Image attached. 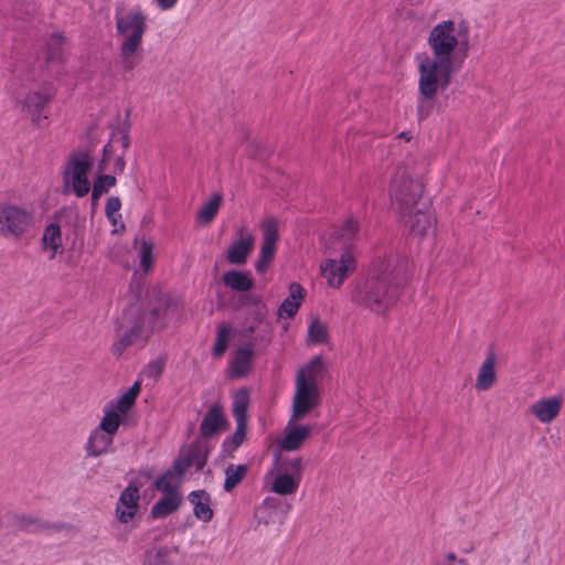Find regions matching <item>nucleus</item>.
Returning a JSON list of instances; mask_svg holds the SVG:
<instances>
[{
    "mask_svg": "<svg viewBox=\"0 0 565 565\" xmlns=\"http://www.w3.org/2000/svg\"><path fill=\"white\" fill-rule=\"evenodd\" d=\"M141 391V384L139 381H136L132 386L125 393L127 396H129L132 401L136 402L137 396L139 395Z\"/></svg>",
    "mask_w": 565,
    "mask_h": 565,
    "instance_id": "obj_51",
    "label": "nucleus"
},
{
    "mask_svg": "<svg viewBox=\"0 0 565 565\" xmlns=\"http://www.w3.org/2000/svg\"><path fill=\"white\" fill-rule=\"evenodd\" d=\"M52 40L55 41V44L57 46H61L62 43L64 42V36L61 33H54L52 35Z\"/></svg>",
    "mask_w": 565,
    "mask_h": 565,
    "instance_id": "obj_59",
    "label": "nucleus"
},
{
    "mask_svg": "<svg viewBox=\"0 0 565 565\" xmlns=\"http://www.w3.org/2000/svg\"><path fill=\"white\" fill-rule=\"evenodd\" d=\"M468 30H469V26H468L467 22L461 21V22L459 23V32H458V33H459V35H461V34L467 35Z\"/></svg>",
    "mask_w": 565,
    "mask_h": 565,
    "instance_id": "obj_60",
    "label": "nucleus"
},
{
    "mask_svg": "<svg viewBox=\"0 0 565 565\" xmlns=\"http://www.w3.org/2000/svg\"><path fill=\"white\" fill-rule=\"evenodd\" d=\"M458 45H459L460 51H462V52H463V56H466V55H467V52H468V49H469V41H468V38L465 35V38H463V39L459 40Z\"/></svg>",
    "mask_w": 565,
    "mask_h": 565,
    "instance_id": "obj_55",
    "label": "nucleus"
},
{
    "mask_svg": "<svg viewBox=\"0 0 565 565\" xmlns=\"http://www.w3.org/2000/svg\"><path fill=\"white\" fill-rule=\"evenodd\" d=\"M33 214L18 205L0 203V235L20 238L32 225Z\"/></svg>",
    "mask_w": 565,
    "mask_h": 565,
    "instance_id": "obj_8",
    "label": "nucleus"
},
{
    "mask_svg": "<svg viewBox=\"0 0 565 565\" xmlns=\"http://www.w3.org/2000/svg\"><path fill=\"white\" fill-rule=\"evenodd\" d=\"M157 328L154 323L147 330L143 326V318L136 305L124 310L122 317L117 322L118 341L113 344L111 351L120 356L122 352L139 339L147 340L150 333Z\"/></svg>",
    "mask_w": 565,
    "mask_h": 565,
    "instance_id": "obj_4",
    "label": "nucleus"
},
{
    "mask_svg": "<svg viewBox=\"0 0 565 565\" xmlns=\"http://www.w3.org/2000/svg\"><path fill=\"white\" fill-rule=\"evenodd\" d=\"M247 425L246 424H237L235 431L232 436L227 437L223 441V450L228 454L230 457H233V452L236 451L241 445L243 444L246 437Z\"/></svg>",
    "mask_w": 565,
    "mask_h": 565,
    "instance_id": "obj_33",
    "label": "nucleus"
},
{
    "mask_svg": "<svg viewBox=\"0 0 565 565\" xmlns=\"http://www.w3.org/2000/svg\"><path fill=\"white\" fill-rule=\"evenodd\" d=\"M119 135H120V142H121L122 153L125 154V152L128 150V148L130 146V137H129V134H127L126 130L124 131V134H119Z\"/></svg>",
    "mask_w": 565,
    "mask_h": 565,
    "instance_id": "obj_54",
    "label": "nucleus"
},
{
    "mask_svg": "<svg viewBox=\"0 0 565 565\" xmlns=\"http://www.w3.org/2000/svg\"><path fill=\"white\" fill-rule=\"evenodd\" d=\"M121 207V201L118 196H110L107 199L105 213L107 218H110Z\"/></svg>",
    "mask_w": 565,
    "mask_h": 565,
    "instance_id": "obj_47",
    "label": "nucleus"
},
{
    "mask_svg": "<svg viewBox=\"0 0 565 565\" xmlns=\"http://www.w3.org/2000/svg\"><path fill=\"white\" fill-rule=\"evenodd\" d=\"M424 185L406 167H398L391 182V198L401 215L411 214L416 205L427 202L423 199Z\"/></svg>",
    "mask_w": 565,
    "mask_h": 565,
    "instance_id": "obj_3",
    "label": "nucleus"
},
{
    "mask_svg": "<svg viewBox=\"0 0 565 565\" xmlns=\"http://www.w3.org/2000/svg\"><path fill=\"white\" fill-rule=\"evenodd\" d=\"M455 31L452 20L443 21L431 29L427 42L434 57L426 56L418 66V72L422 74V86L425 90H430L435 84V75L441 76L444 85L450 84L454 73L452 53L459 43Z\"/></svg>",
    "mask_w": 565,
    "mask_h": 565,
    "instance_id": "obj_2",
    "label": "nucleus"
},
{
    "mask_svg": "<svg viewBox=\"0 0 565 565\" xmlns=\"http://www.w3.org/2000/svg\"><path fill=\"white\" fill-rule=\"evenodd\" d=\"M19 523L22 527L30 530L35 526L40 530H52L54 532H61L67 527L65 523H51L44 520H38L32 516L22 515L19 518Z\"/></svg>",
    "mask_w": 565,
    "mask_h": 565,
    "instance_id": "obj_34",
    "label": "nucleus"
},
{
    "mask_svg": "<svg viewBox=\"0 0 565 565\" xmlns=\"http://www.w3.org/2000/svg\"><path fill=\"white\" fill-rule=\"evenodd\" d=\"M121 215L120 214H114L110 218H108V221L113 224V225H116L117 224V220L120 218Z\"/></svg>",
    "mask_w": 565,
    "mask_h": 565,
    "instance_id": "obj_62",
    "label": "nucleus"
},
{
    "mask_svg": "<svg viewBox=\"0 0 565 565\" xmlns=\"http://www.w3.org/2000/svg\"><path fill=\"white\" fill-rule=\"evenodd\" d=\"M429 202H423L416 205L414 212L406 214L408 216V225L413 234L424 236L434 224L433 216L427 212Z\"/></svg>",
    "mask_w": 565,
    "mask_h": 565,
    "instance_id": "obj_18",
    "label": "nucleus"
},
{
    "mask_svg": "<svg viewBox=\"0 0 565 565\" xmlns=\"http://www.w3.org/2000/svg\"><path fill=\"white\" fill-rule=\"evenodd\" d=\"M322 359L321 356L317 355L307 364L306 367H302L301 370L305 371V375H307L308 379H311V381L316 382V376L322 372Z\"/></svg>",
    "mask_w": 565,
    "mask_h": 565,
    "instance_id": "obj_40",
    "label": "nucleus"
},
{
    "mask_svg": "<svg viewBox=\"0 0 565 565\" xmlns=\"http://www.w3.org/2000/svg\"><path fill=\"white\" fill-rule=\"evenodd\" d=\"M175 478L174 476H168L166 471L162 476H160L156 482L154 487L163 492V497L160 498L151 508L150 515L152 519H162L174 512L179 509L182 503V497L178 492L177 487L171 484V480Z\"/></svg>",
    "mask_w": 565,
    "mask_h": 565,
    "instance_id": "obj_9",
    "label": "nucleus"
},
{
    "mask_svg": "<svg viewBox=\"0 0 565 565\" xmlns=\"http://www.w3.org/2000/svg\"><path fill=\"white\" fill-rule=\"evenodd\" d=\"M511 561L508 556H502L497 559L495 565H510Z\"/></svg>",
    "mask_w": 565,
    "mask_h": 565,
    "instance_id": "obj_61",
    "label": "nucleus"
},
{
    "mask_svg": "<svg viewBox=\"0 0 565 565\" xmlns=\"http://www.w3.org/2000/svg\"><path fill=\"white\" fill-rule=\"evenodd\" d=\"M289 291H290L289 298L295 301H296V299H303L306 296L305 288L298 282H291L289 286Z\"/></svg>",
    "mask_w": 565,
    "mask_h": 565,
    "instance_id": "obj_48",
    "label": "nucleus"
},
{
    "mask_svg": "<svg viewBox=\"0 0 565 565\" xmlns=\"http://www.w3.org/2000/svg\"><path fill=\"white\" fill-rule=\"evenodd\" d=\"M126 168L125 154L121 153L115 160L114 169L116 173H122Z\"/></svg>",
    "mask_w": 565,
    "mask_h": 565,
    "instance_id": "obj_52",
    "label": "nucleus"
},
{
    "mask_svg": "<svg viewBox=\"0 0 565 565\" xmlns=\"http://www.w3.org/2000/svg\"><path fill=\"white\" fill-rule=\"evenodd\" d=\"M231 334V328L230 327H220L216 335V340L213 347V355L215 358H221L228 345Z\"/></svg>",
    "mask_w": 565,
    "mask_h": 565,
    "instance_id": "obj_38",
    "label": "nucleus"
},
{
    "mask_svg": "<svg viewBox=\"0 0 565 565\" xmlns=\"http://www.w3.org/2000/svg\"><path fill=\"white\" fill-rule=\"evenodd\" d=\"M162 307L161 306H156L151 309L150 311V316L153 318V319H157L159 318L161 315H162Z\"/></svg>",
    "mask_w": 565,
    "mask_h": 565,
    "instance_id": "obj_56",
    "label": "nucleus"
},
{
    "mask_svg": "<svg viewBox=\"0 0 565 565\" xmlns=\"http://www.w3.org/2000/svg\"><path fill=\"white\" fill-rule=\"evenodd\" d=\"M139 488L130 482L120 493L116 504V516L120 523L127 524L136 515L139 509Z\"/></svg>",
    "mask_w": 565,
    "mask_h": 565,
    "instance_id": "obj_13",
    "label": "nucleus"
},
{
    "mask_svg": "<svg viewBox=\"0 0 565 565\" xmlns=\"http://www.w3.org/2000/svg\"><path fill=\"white\" fill-rule=\"evenodd\" d=\"M398 137H399V138H403V139H405V140H407V141L411 139V136H409V135H408V132H406V131L401 132V134L398 135Z\"/></svg>",
    "mask_w": 565,
    "mask_h": 565,
    "instance_id": "obj_64",
    "label": "nucleus"
},
{
    "mask_svg": "<svg viewBox=\"0 0 565 565\" xmlns=\"http://www.w3.org/2000/svg\"><path fill=\"white\" fill-rule=\"evenodd\" d=\"M135 403L136 402L132 401L129 396L122 394L116 401L110 402V408H113L114 411L116 408L119 413L126 414L135 405Z\"/></svg>",
    "mask_w": 565,
    "mask_h": 565,
    "instance_id": "obj_44",
    "label": "nucleus"
},
{
    "mask_svg": "<svg viewBox=\"0 0 565 565\" xmlns=\"http://www.w3.org/2000/svg\"><path fill=\"white\" fill-rule=\"evenodd\" d=\"M299 307L300 302L286 298L279 307L278 315L282 317L285 313L287 318L291 319L297 315Z\"/></svg>",
    "mask_w": 565,
    "mask_h": 565,
    "instance_id": "obj_42",
    "label": "nucleus"
},
{
    "mask_svg": "<svg viewBox=\"0 0 565 565\" xmlns=\"http://www.w3.org/2000/svg\"><path fill=\"white\" fill-rule=\"evenodd\" d=\"M300 478H296L290 473L278 475L271 486V491L280 495L295 493L299 487Z\"/></svg>",
    "mask_w": 565,
    "mask_h": 565,
    "instance_id": "obj_30",
    "label": "nucleus"
},
{
    "mask_svg": "<svg viewBox=\"0 0 565 565\" xmlns=\"http://www.w3.org/2000/svg\"><path fill=\"white\" fill-rule=\"evenodd\" d=\"M164 359H157L154 361H151L143 370V374L147 377H152L154 380L159 379L163 372L164 369Z\"/></svg>",
    "mask_w": 565,
    "mask_h": 565,
    "instance_id": "obj_41",
    "label": "nucleus"
},
{
    "mask_svg": "<svg viewBox=\"0 0 565 565\" xmlns=\"http://www.w3.org/2000/svg\"><path fill=\"white\" fill-rule=\"evenodd\" d=\"M319 403L320 396L317 383L308 379L303 370H299L290 423L303 419Z\"/></svg>",
    "mask_w": 565,
    "mask_h": 565,
    "instance_id": "obj_7",
    "label": "nucleus"
},
{
    "mask_svg": "<svg viewBox=\"0 0 565 565\" xmlns=\"http://www.w3.org/2000/svg\"><path fill=\"white\" fill-rule=\"evenodd\" d=\"M114 436L103 431L102 429H94L88 438L86 445L87 456L98 457L109 451L113 445Z\"/></svg>",
    "mask_w": 565,
    "mask_h": 565,
    "instance_id": "obj_21",
    "label": "nucleus"
},
{
    "mask_svg": "<svg viewBox=\"0 0 565 565\" xmlns=\"http://www.w3.org/2000/svg\"><path fill=\"white\" fill-rule=\"evenodd\" d=\"M212 447L207 439L201 437L193 440L188 448H182L178 458L173 461L172 466L167 470L168 476L182 478L185 471L191 467H195V471L200 472L205 467Z\"/></svg>",
    "mask_w": 565,
    "mask_h": 565,
    "instance_id": "obj_6",
    "label": "nucleus"
},
{
    "mask_svg": "<svg viewBox=\"0 0 565 565\" xmlns=\"http://www.w3.org/2000/svg\"><path fill=\"white\" fill-rule=\"evenodd\" d=\"M407 260L385 254L373 260L369 276L356 284L352 301L374 313L385 315L394 307L406 282Z\"/></svg>",
    "mask_w": 565,
    "mask_h": 565,
    "instance_id": "obj_1",
    "label": "nucleus"
},
{
    "mask_svg": "<svg viewBox=\"0 0 565 565\" xmlns=\"http://www.w3.org/2000/svg\"><path fill=\"white\" fill-rule=\"evenodd\" d=\"M117 183V179L111 174H99L93 184L92 195H90V214L94 215L98 207V202L100 196H104V193H107L110 188L115 186Z\"/></svg>",
    "mask_w": 565,
    "mask_h": 565,
    "instance_id": "obj_24",
    "label": "nucleus"
},
{
    "mask_svg": "<svg viewBox=\"0 0 565 565\" xmlns=\"http://www.w3.org/2000/svg\"><path fill=\"white\" fill-rule=\"evenodd\" d=\"M312 428L308 425H292L288 423L286 434L280 443V447L287 451L298 450L303 441L311 435Z\"/></svg>",
    "mask_w": 565,
    "mask_h": 565,
    "instance_id": "obj_17",
    "label": "nucleus"
},
{
    "mask_svg": "<svg viewBox=\"0 0 565 565\" xmlns=\"http://www.w3.org/2000/svg\"><path fill=\"white\" fill-rule=\"evenodd\" d=\"M495 361V353L493 352V350H490L477 376L476 387L478 390L487 391L494 384L497 379L494 371Z\"/></svg>",
    "mask_w": 565,
    "mask_h": 565,
    "instance_id": "obj_22",
    "label": "nucleus"
},
{
    "mask_svg": "<svg viewBox=\"0 0 565 565\" xmlns=\"http://www.w3.org/2000/svg\"><path fill=\"white\" fill-rule=\"evenodd\" d=\"M255 332V327L250 326V327H247L245 328L243 331H242V335L244 338H250Z\"/></svg>",
    "mask_w": 565,
    "mask_h": 565,
    "instance_id": "obj_58",
    "label": "nucleus"
},
{
    "mask_svg": "<svg viewBox=\"0 0 565 565\" xmlns=\"http://www.w3.org/2000/svg\"><path fill=\"white\" fill-rule=\"evenodd\" d=\"M223 195L221 193H213L210 201L203 204L199 211L198 218L203 223L212 222L221 207Z\"/></svg>",
    "mask_w": 565,
    "mask_h": 565,
    "instance_id": "obj_31",
    "label": "nucleus"
},
{
    "mask_svg": "<svg viewBox=\"0 0 565 565\" xmlns=\"http://www.w3.org/2000/svg\"><path fill=\"white\" fill-rule=\"evenodd\" d=\"M446 558H447V561H449V562H455V561H457V556H456V554H455V553H452V552L448 553V554L446 555Z\"/></svg>",
    "mask_w": 565,
    "mask_h": 565,
    "instance_id": "obj_63",
    "label": "nucleus"
},
{
    "mask_svg": "<svg viewBox=\"0 0 565 565\" xmlns=\"http://www.w3.org/2000/svg\"><path fill=\"white\" fill-rule=\"evenodd\" d=\"M239 238L234 241L227 248L226 260L232 265L242 266L246 264L249 255L252 254L255 245V237L245 233V228L238 230Z\"/></svg>",
    "mask_w": 565,
    "mask_h": 565,
    "instance_id": "obj_15",
    "label": "nucleus"
},
{
    "mask_svg": "<svg viewBox=\"0 0 565 565\" xmlns=\"http://www.w3.org/2000/svg\"><path fill=\"white\" fill-rule=\"evenodd\" d=\"M328 340V331L319 318H313L308 328V341L313 344L324 343Z\"/></svg>",
    "mask_w": 565,
    "mask_h": 565,
    "instance_id": "obj_35",
    "label": "nucleus"
},
{
    "mask_svg": "<svg viewBox=\"0 0 565 565\" xmlns=\"http://www.w3.org/2000/svg\"><path fill=\"white\" fill-rule=\"evenodd\" d=\"M320 268L328 285L338 288L349 274L355 269V259L349 250H344L339 259L329 258L321 264Z\"/></svg>",
    "mask_w": 565,
    "mask_h": 565,
    "instance_id": "obj_11",
    "label": "nucleus"
},
{
    "mask_svg": "<svg viewBox=\"0 0 565 565\" xmlns=\"http://www.w3.org/2000/svg\"><path fill=\"white\" fill-rule=\"evenodd\" d=\"M115 135V131H113L111 134V137H114ZM113 139V138H110ZM114 150H113V146H111V140H109L103 148V156L100 158V160L98 161L97 163V172L99 174H104L103 172L107 169V164H108V161L113 154Z\"/></svg>",
    "mask_w": 565,
    "mask_h": 565,
    "instance_id": "obj_45",
    "label": "nucleus"
},
{
    "mask_svg": "<svg viewBox=\"0 0 565 565\" xmlns=\"http://www.w3.org/2000/svg\"><path fill=\"white\" fill-rule=\"evenodd\" d=\"M561 407V397L553 396L537 401L532 405L531 411L540 422L550 423L559 414Z\"/></svg>",
    "mask_w": 565,
    "mask_h": 565,
    "instance_id": "obj_19",
    "label": "nucleus"
},
{
    "mask_svg": "<svg viewBox=\"0 0 565 565\" xmlns=\"http://www.w3.org/2000/svg\"><path fill=\"white\" fill-rule=\"evenodd\" d=\"M248 471L247 465H228L224 470V490L226 492L234 490L246 478Z\"/></svg>",
    "mask_w": 565,
    "mask_h": 565,
    "instance_id": "obj_28",
    "label": "nucleus"
},
{
    "mask_svg": "<svg viewBox=\"0 0 565 565\" xmlns=\"http://www.w3.org/2000/svg\"><path fill=\"white\" fill-rule=\"evenodd\" d=\"M449 85H444L441 76L435 75V84L430 87V90H425L422 86V74H419V97L417 104V118L419 121L426 119L434 108V98L439 89H446Z\"/></svg>",
    "mask_w": 565,
    "mask_h": 565,
    "instance_id": "obj_16",
    "label": "nucleus"
},
{
    "mask_svg": "<svg viewBox=\"0 0 565 565\" xmlns=\"http://www.w3.org/2000/svg\"><path fill=\"white\" fill-rule=\"evenodd\" d=\"M125 115H126L125 116V120L116 129L118 134H124L125 130L127 131V134H129V130H130V127H131V121H130L131 109L128 108L126 110Z\"/></svg>",
    "mask_w": 565,
    "mask_h": 565,
    "instance_id": "obj_50",
    "label": "nucleus"
},
{
    "mask_svg": "<svg viewBox=\"0 0 565 565\" xmlns=\"http://www.w3.org/2000/svg\"><path fill=\"white\" fill-rule=\"evenodd\" d=\"M190 502L194 505L193 513L196 519L209 522L213 519L211 509V495L205 490H195L189 494Z\"/></svg>",
    "mask_w": 565,
    "mask_h": 565,
    "instance_id": "obj_20",
    "label": "nucleus"
},
{
    "mask_svg": "<svg viewBox=\"0 0 565 565\" xmlns=\"http://www.w3.org/2000/svg\"><path fill=\"white\" fill-rule=\"evenodd\" d=\"M135 54L136 53H130L128 55H124L120 52V57L122 60V67L125 71H132L137 66L138 62L135 58Z\"/></svg>",
    "mask_w": 565,
    "mask_h": 565,
    "instance_id": "obj_49",
    "label": "nucleus"
},
{
    "mask_svg": "<svg viewBox=\"0 0 565 565\" xmlns=\"http://www.w3.org/2000/svg\"><path fill=\"white\" fill-rule=\"evenodd\" d=\"M42 244L44 249L52 252L50 258L53 259L62 247V233L58 224L51 223L45 227Z\"/></svg>",
    "mask_w": 565,
    "mask_h": 565,
    "instance_id": "obj_27",
    "label": "nucleus"
},
{
    "mask_svg": "<svg viewBox=\"0 0 565 565\" xmlns=\"http://www.w3.org/2000/svg\"><path fill=\"white\" fill-rule=\"evenodd\" d=\"M94 143L88 149L73 151L70 157L67 164L63 171V179L68 185L70 174L72 175V181L86 179L88 178V172L93 168L94 160L92 158Z\"/></svg>",
    "mask_w": 565,
    "mask_h": 565,
    "instance_id": "obj_12",
    "label": "nucleus"
},
{
    "mask_svg": "<svg viewBox=\"0 0 565 565\" xmlns=\"http://www.w3.org/2000/svg\"><path fill=\"white\" fill-rule=\"evenodd\" d=\"M222 281L226 287L239 292L248 291L254 287V279L249 271L228 270L224 273Z\"/></svg>",
    "mask_w": 565,
    "mask_h": 565,
    "instance_id": "obj_23",
    "label": "nucleus"
},
{
    "mask_svg": "<svg viewBox=\"0 0 565 565\" xmlns=\"http://www.w3.org/2000/svg\"><path fill=\"white\" fill-rule=\"evenodd\" d=\"M120 423L121 417L119 413L115 412L113 408H109L97 428L114 436L117 433Z\"/></svg>",
    "mask_w": 565,
    "mask_h": 565,
    "instance_id": "obj_37",
    "label": "nucleus"
},
{
    "mask_svg": "<svg viewBox=\"0 0 565 565\" xmlns=\"http://www.w3.org/2000/svg\"><path fill=\"white\" fill-rule=\"evenodd\" d=\"M228 428V420L224 415L222 405L215 403L211 405L206 414L204 415L201 425L200 434L201 438L209 439L218 434L220 431Z\"/></svg>",
    "mask_w": 565,
    "mask_h": 565,
    "instance_id": "obj_14",
    "label": "nucleus"
},
{
    "mask_svg": "<svg viewBox=\"0 0 565 565\" xmlns=\"http://www.w3.org/2000/svg\"><path fill=\"white\" fill-rule=\"evenodd\" d=\"M72 186H73V191L77 198H84L85 195L88 194L89 189H90L88 178L72 181Z\"/></svg>",
    "mask_w": 565,
    "mask_h": 565,
    "instance_id": "obj_46",
    "label": "nucleus"
},
{
    "mask_svg": "<svg viewBox=\"0 0 565 565\" xmlns=\"http://www.w3.org/2000/svg\"><path fill=\"white\" fill-rule=\"evenodd\" d=\"M249 402V390L247 387H241L239 390L236 391L233 398L232 408V413L236 420V424L247 425Z\"/></svg>",
    "mask_w": 565,
    "mask_h": 565,
    "instance_id": "obj_25",
    "label": "nucleus"
},
{
    "mask_svg": "<svg viewBox=\"0 0 565 565\" xmlns=\"http://www.w3.org/2000/svg\"><path fill=\"white\" fill-rule=\"evenodd\" d=\"M153 244L151 242L142 241L140 248V266L145 271H148L153 263L152 256Z\"/></svg>",
    "mask_w": 565,
    "mask_h": 565,
    "instance_id": "obj_39",
    "label": "nucleus"
},
{
    "mask_svg": "<svg viewBox=\"0 0 565 565\" xmlns=\"http://www.w3.org/2000/svg\"><path fill=\"white\" fill-rule=\"evenodd\" d=\"M281 466L287 473H295L296 478H300L302 470V459L300 457L294 459H282Z\"/></svg>",
    "mask_w": 565,
    "mask_h": 565,
    "instance_id": "obj_43",
    "label": "nucleus"
},
{
    "mask_svg": "<svg viewBox=\"0 0 565 565\" xmlns=\"http://www.w3.org/2000/svg\"><path fill=\"white\" fill-rule=\"evenodd\" d=\"M262 231L263 243L258 259L255 263V269L258 274H264L275 258L279 239L277 221L274 217L266 218L262 224Z\"/></svg>",
    "mask_w": 565,
    "mask_h": 565,
    "instance_id": "obj_10",
    "label": "nucleus"
},
{
    "mask_svg": "<svg viewBox=\"0 0 565 565\" xmlns=\"http://www.w3.org/2000/svg\"><path fill=\"white\" fill-rule=\"evenodd\" d=\"M253 355L254 350L252 344L237 349L232 362V371L234 376L243 377L247 375L252 364Z\"/></svg>",
    "mask_w": 565,
    "mask_h": 565,
    "instance_id": "obj_26",
    "label": "nucleus"
},
{
    "mask_svg": "<svg viewBox=\"0 0 565 565\" xmlns=\"http://www.w3.org/2000/svg\"><path fill=\"white\" fill-rule=\"evenodd\" d=\"M116 30L117 34L124 38L120 45V52L124 55L137 53L139 50L143 34L147 30V17L138 10L125 15L116 14Z\"/></svg>",
    "mask_w": 565,
    "mask_h": 565,
    "instance_id": "obj_5",
    "label": "nucleus"
},
{
    "mask_svg": "<svg viewBox=\"0 0 565 565\" xmlns=\"http://www.w3.org/2000/svg\"><path fill=\"white\" fill-rule=\"evenodd\" d=\"M156 2L161 10H170L177 4L178 0H156Z\"/></svg>",
    "mask_w": 565,
    "mask_h": 565,
    "instance_id": "obj_53",
    "label": "nucleus"
},
{
    "mask_svg": "<svg viewBox=\"0 0 565 565\" xmlns=\"http://www.w3.org/2000/svg\"><path fill=\"white\" fill-rule=\"evenodd\" d=\"M359 230V222L350 216L340 228L333 232V238L334 241H342L343 245L347 246L356 236Z\"/></svg>",
    "mask_w": 565,
    "mask_h": 565,
    "instance_id": "obj_32",
    "label": "nucleus"
},
{
    "mask_svg": "<svg viewBox=\"0 0 565 565\" xmlns=\"http://www.w3.org/2000/svg\"><path fill=\"white\" fill-rule=\"evenodd\" d=\"M170 553L171 550L167 546L154 547L147 552L146 565H173Z\"/></svg>",
    "mask_w": 565,
    "mask_h": 565,
    "instance_id": "obj_36",
    "label": "nucleus"
},
{
    "mask_svg": "<svg viewBox=\"0 0 565 565\" xmlns=\"http://www.w3.org/2000/svg\"><path fill=\"white\" fill-rule=\"evenodd\" d=\"M51 100V96L47 94H41L38 92L29 93L24 100V106L33 115V121L39 125L43 108Z\"/></svg>",
    "mask_w": 565,
    "mask_h": 565,
    "instance_id": "obj_29",
    "label": "nucleus"
},
{
    "mask_svg": "<svg viewBox=\"0 0 565 565\" xmlns=\"http://www.w3.org/2000/svg\"><path fill=\"white\" fill-rule=\"evenodd\" d=\"M60 56L58 47L50 49L47 53V61H53Z\"/></svg>",
    "mask_w": 565,
    "mask_h": 565,
    "instance_id": "obj_57",
    "label": "nucleus"
}]
</instances>
